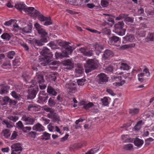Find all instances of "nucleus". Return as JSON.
Masks as SVG:
<instances>
[{"mask_svg": "<svg viewBox=\"0 0 154 154\" xmlns=\"http://www.w3.org/2000/svg\"><path fill=\"white\" fill-rule=\"evenodd\" d=\"M7 92V88L5 86L2 87L0 89V94H6Z\"/></svg>", "mask_w": 154, "mask_h": 154, "instance_id": "obj_43", "label": "nucleus"}, {"mask_svg": "<svg viewBox=\"0 0 154 154\" xmlns=\"http://www.w3.org/2000/svg\"><path fill=\"white\" fill-rule=\"evenodd\" d=\"M17 136V134L16 132H15V131H14L12 134L11 137V140H13L15 139L16 138Z\"/></svg>", "mask_w": 154, "mask_h": 154, "instance_id": "obj_61", "label": "nucleus"}, {"mask_svg": "<svg viewBox=\"0 0 154 154\" xmlns=\"http://www.w3.org/2000/svg\"><path fill=\"white\" fill-rule=\"evenodd\" d=\"M11 64L9 62H7L6 63H4L2 66V67L4 69H6L7 68L5 66H10Z\"/></svg>", "mask_w": 154, "mask_h": 154, "instance_id": "obj_57", "label": "nucleus"}, {"mask_svg": "<svg viewBox=\"0 0 154 154\" xmlns=\"http://www.w3.org/2000/svg\"><path fill=\"white\" fill-rule=\"evenodd\" d=\"M49 50L47 48H44L41 52V55L44 56L43 57L45 63H41L43 66H45L51 61L52 56L51 54L49 53Z\"/></svg>", "mask_w": 154, "mask_h": 154, "instance_id": "obj_4", "label": "nucleus"}, {"mask_svg": "<svg viewBox=\"0 0 154 154\" xmlns=\"http://www.w3.org/2000/svg\"><path fill=\"white\" fill-rule=\"evenodd\" d=\"M94 47L96 54L99 55L101 52V50L103 49V47L100 46L98 44H96Z\"/></svg>", "mask_w": 154, "mask_h": 154, "instance_id": "obj_28", "label": "nucleus"}, {"mask_svg": "<svg viewBox=\"0 0 154 154\" xmlns=\"http://www.w3.org/2000/svg\"><path fill=\"white\" fill-rule=\"evenodd\" d=\"M153 140L154 139L150 137L147 139L145 141L146 144H149L151 142L153 141Z\"/></svg>", "mask_w": 154, "mask_h": 154, "instance_id": "obj_56", "label": "nucleus"}, {"mask_svg": "<svg viewBox=\"0 0 154 154\" xmlns=\"http://www.w3.org/2000/svg\"><path fill=\"white\" fill-rule=\"evenodd\" d=\"M98 76L99 81L100 83H106L108 81V77L104 73H101L98 75Z\"/></svg>", "mask_w": 154, "mask_h": 154, "instance_id": "obj_11", "label": "nucleus"}, {"mask_svg": "<svg viewBox=\"0 0 154 154\" xmlns=\"http://www.w3.org/2000/svg\"><path fill=\"white\" fill-rule=\"evenodd\" d=\"M119 40V38L115 36H112L109 39V42L111 45H113L115 43Z\"/></svg>", "mask_w": 154, "mask_h": 154, "instance_id": "obj_17", "label": "nucleus"}, {"mask_svg": "<svg viewBox=\"0 0 154 154\" xmlns=\"http://www.w3.org/2000/svg\"><path fill=\"white\" fill-rule=\"evenodd\" d=\"M10 98L8 97H5L2 98V104L3 105L6 104L7 103H9Z\"/></svg>", "mask_w": 154, "mask_h": 154, "instance_id": "obj_44", "label": "nucleus"}, {"mask_svg": "<svg viewBox=\"0 0 154 154\" xmlns=\"http://www.w3.org/2000/svg\"><path fill=\"white\" fill-rule=\"evenodd\" d=\"M103 15L105 16V18L108 21L111 22L112 23H113L114 21V20L111 17V15L109 14H103Z\"/></svg>", "mask_w": 154, "mask_h": 154, "instance_id": "obj_38", "label": "nucleus"}, {"mask_svg": "<svg viewBox=\"0 0 154 154\" xmlns=\"http://www.w3.org/2000/svg\"><path fill=\"white\" fill-rule=\"evenodd\" d=\"M110 99L109 97H105L101 100L104 106H107L110 102Z\"/></svg>", "mask_w": 154, "mask_h": 154, "instance_id": "obj_23", "label": "nucleus"}, {"mask_svg": "<svg viewBox=\"0 0 154 154\" xmlns=\"http://www.w3.org/2000/svg\"><path fill=\"white\" fill-rule=\"evenodd\" d=\"M87 50L85 48H82L80 49H79L78 52L83 54L84 55H85V53Z\"/></svg>", "mask_w": 154, "mask_h": 154, "instance_id": "obj_53", "label": "nucleus"}, {"mask_svg": "<svg viewBox=\"0 0 154 154\" xmlns=\"http://www.w3.org/2000/svg\"><path fill=\"white\" fill-rule=\"evenodd\" d=\"M15 8L20 11H24L26 13L30 15L32 10L33 7H26L23 2L18 3L15 5Z\"/></svg>", "mask_w": 154, "mask_h": 154, "instance_id": "obj_5", "label": "nucleus"}, {"mask_svg": "<svg viewBox=\"0 0 154 154\" xmlns=\"http://www.w3.org/2000/svg\"><path fill=\"white\" fill-rule=\"evenodd\" d=\"M120 68L121 70H127L129 69V66L126 63L121 62L120 63Z\"/></svg>", "mask_w": 154, "mask_h": 154, "instance_id": "obj_25", "label": "nucleus"}, {"mask_svg": "<svg viewBox=\"0 0 154 154\" xmlns=\"http://www.w3.org/2000/svg\"><path fill=\"white\" fill-rule=\"evenodd\" d=\"M106 91L109 94L112 96H113L115 95V94L114 93L113 91L111 89H107Z\"/></svg>", "mask_w": 154, "mask_h": 154, "instance_id": "obj_59", "label": "nucleus"}, {"mask_svg": "<svg viewBox=\"0 0 154 154\" xmlns=\"http://www.w3.org/2000/svg\"><path fill=\"white\" fill-rule=\"evenodd\" d=\"M144 123L142 120L139 121L137 122L136 124L134 127V131H137L139 130Z\"/></svg>", "mask_w": 154, "mask_h": 154, "instance_id": "obj_19", "label": "nucleus"}, {"mask_svg": "<svg viewBox=\"0 0 154 154\" xmlns=\"http://www.w3.org/2000/svg\"><path fill=\"white\" fill-rule=\"evenodd\" d=\"M93 53L92 51L90 50L88 51L87 50L85 53V55L90 57L92 56L93 55Z\"/></svg>", "mask_w": 154, "mask_h": 154, "instance_id": "obj_52", "label": "nucleus"}, {"mask_svg": "<svg viewBox=\"0 0 154 154\" xmlns=\"http://www.w3.org/2000/svg\"><path fill=\"white\" fill-rule=\"evenodd\" d=\"M150 75V73L148 69L146 68L143 69V72L140 73L138 74V80L139 81L143 82V78L145 77H148Z\"/></svg>", "mask_w": 154, "mask_h": 154, "instance_id": "obj_9", "label": "nucleus"}, {"mask_svg": "<svg viewBox=\"0 0 154 154\" xmlns=\"http://www.w3.org/2000/svg\"><path fill=\"white\" fill-rule=\"evenodd\" d=\"M47 128L49 131L50 132H53L54 131L55 128V131H56L59 134H61V132L60 129L57 126H56L55 127L53 126L51 123H50L47 126Z\"/></svg>", "mask_w": 154, "mask_h": 154, "instance_id": "obj_14", "label": "nucleus"}, {"mask_svg": "<svg viewBox=\"0 0 154 154\" xmlns=\"http://www.w3.org/2000/svg\"><path fill=\"white\" fill-rule=\"evenodd\" d=\"M22 120L25 122L26 124V125H32L34 122V120L33 119L30 118L26 116H23Z\"/></svg>", "mask_w": 154, "mask_h": 154, "instance_id": "obj_13", "label": "nucleus"}, {"mask_svg": "<svg viewBox=\"0 0 154 154\" xmlns=\"http://www.w3.org/2000/svg\"><path fill=\"white\" fill-rule=\"evenodd\" d=\"M150 128L148 127H145L143 129V137H146L149 134V132L152 131Z\"/></svg>", "mask_w": 154, "mask_h": 154, "instance_id": "obj_24", "label": "nucleus"}, {"mask_svg": "<svg viewBox=\"0 0 154 154\" xmlns=\"http://www.w3.org/2000/svg\"><path fill=\"white\" fill-rule=\"evenodd\" d=\"M126 16L127 15L125 14H121L119 15V16L116 17V20H120L124 18H125Z\"/></svg>", "mask_w": 154, "mask_h": 154, "instance_id": "obj_50", "label": "nucleus"}, {"mask_svg": "<svg viewBox=\"0 0 154 154\" xmlns=\"http://www.w3.org/2000/svg\"><path fill=\"white\" fill-rule=\"evenodd\" d=\"M34 26L37 30L38 33L41 35V40H37L36 42L38 45H42L43 43L46 42H48L47 33L45 31L41 28V26L38 23L34 24Z\"/></svg>", "mask_w": 154, "mask_h": 154, "instance_id": "obj_2", "label": "nucleus"}, {"mask_svg": "<svg viewBox=\"0 0 154 154\" xmlns=\"http://www.w3.org/2000/svg\"><path fill=\"white\" fill-rule=\"evenodd\" d=\"M123 147L126 150H130L133 149V145L131 144H128L124 145Z\"/></svg>", "mask_w": 154, "mask_h": 154, "instance_id": "obj_42", "label": "nucleus"}, {"mask_svg": "<svg viewBox=\"0 0 154 154\" xmlns=\"http://www.w3.org/2000/svg\"><path fill=\"white\" fill-rule=\"evenodd\" d=\"M35 81L38 82L39 83L43 82H44L43 77L41 75L38 76L36 75L35 77Z\"/></svg>", "mask_w": 154, "mask_h": 154, "instance_id": "obj_32", "label": "nucleus"}, {"mask_svg": "<svg viewBox=\"0 0 154 154\" xmlns=\"http://www.w3.org/2000/svg\"><path fill=\"white\" fill-rule=\"evenodd\" d=\"M124 25V23L123 22H118L115 26L116 29L118 31L119 30L118 34L119 35L123 36L125 34V29H123Z\"/></svg>", "mask_w": 154, "mask_h": 154, "instance_id": "obj_6", "label": "nucleus"}, {"mask_svg": "<svg viewBox=\"0 0 154 154\" xmlns=\"http://www.w3.org/2000/svg\"><path fill=\"white\" fill-rule=\"evenodd\" d=\"M45 21V22L44 24V25H48L52 24L51 19L49 17H47L46 20Z\"/></svg>", "mask_w": 154, "mask_h": 154, "instance_id": "obj_49", "label": "nucleus"}, {"mask_svg": "<svg viewBox=\"0 0 154 154\" xmlns=\"http://www.w3.org/2000/svg\"><path fill=\"white\" fill-rule=\"evenodd\" d=\"M3 124H5L6 125L7 127L8 128H11L12 127L8 121L5 120H3Z\"/></svg>", "mask_w": 154, "mask_h": 154, "instance_id": "obj_54", "label": "nucleus"}, {"mask_svg": "<svg viewBox=\"0 0 154 154\" xmlns=\"http://www.w3.org/2000/svg\"><path fill=\"white\" fill-rule=\"evenodd\" d=\"M11 148V154H20L22 150L20 144L19 143L12 145Z\"/></svg>", "mask_w": 154, "mask_h": 154, "instance_id": "obj_7", "label": "nucleus"}, {"mask_svg": "<svg viewBox=\"0 0 154 154\" xmlns=\"http://www.w3.org/2000/svg\"><path fill=\"white\" fill-rule=\"evenodd\" d=\"M8 118L13 122H15L18 119V117L17 116H9L8 117Z\"/></svg>", "mask_w": 154, "mask_h": 154, "instance_id": "obj_47", "label": "nucleus"}, {"mask_svg": "<svg viewBox=\"0 0 154 154\" xmlns=\"http://www.w3.org/2000/svg\"><path fill=\"white\" fill-rule=\"evenodd\" d=\"M83 69L81 66L77 67L75 69V75L77 77L80 76L82 73Z\"/></svg>", "mask_w": 154, "mask_h": 154, "instance_id": "obj_20", "label": "nucleus"}, {"mask_svg": "<svg viewBox=\"0 0 154 154\" xmlns=\"http://www.w3.org/2000/svg\"><path fill=\"white\" fill-rule=\"evenodd\" d=\"M99 62L96 59H90L86 61V64L85 65V72L88 73L95 69L98 66Z\"/></svg>", "mask_w": 154, "mask_h": 154, "instance_id": "obj_3", "label": "nucleus"}, {"mask_svg": "<svg viewBox=\"0 0 154 154\" xmlns=\"http://www.w3.org/2000/svg\"><path fill=\"white\" fill-rule=\"evenodd\" d=\"M125 20L127 22H132L133 21V19L132 17H126V18H125Z\"/></svg>", "mask_w": 154, "mask_h": 154, "instance_id": "obj_58", "label": "nucleus"}, {"mask_svg": "<svg viewBox=\"0 0 154 154\" xmlns=\"http://www.w3.org/2000/svg\"><path fill=\"white\" fill-rule=\"evenodd\" d=\"M83 105V104H82ZM84 105L83 107L86 109H88L90 108H92V107L94 108V105H93L92 103H89L87 104H83Z\"/></svg>", "mask_w": 154, "mask_h": 154, "instance_id": "obj_39", "label": "nucleus"}, {"mask_svg": "<svg viewBox=\"0 0 154 154\" xmlns=\"http://www.w3.org/2000/svg\"><path fill=\"white\" fill-rule=\"evenodd\" d=\"M134 145L138 147H140L143 143V140L139 139H136L134 141Z\"/></svg>", "mask_w": 154, "mask_h": 154, "instance_id": "obj_26", "label": "nucleus"}, {"mask_svg": "<svg viewBox=\"0 0 154 154\" xmlns=\"http://www.w3.org/2000/svg\"><path fill=\"white\" fill-rule=\"evenodd\" d=\"M134 37L132 35H127L125 37L123 38V40L122 42L124 43H125L128 41L132 42L134 40Z\"/></svg>", "mask_w": 154, "mask_h": 154, "instance_id": "obj_16", "label": "nucleus"}, {"mask_svg": "<svg viewBox=\"0 0 154 154\" xmlns=\"http://www.w3.org/2000/svg\"><path fill=\"white\" fill-rule=\"evenodd\" d=\"M113 54L112 51L109 50H106L104 53V56L106 58H107L109 57L113 56Z\"/></svg>", "mask_w": 154, "mask_h": 154, "instance_id": "obj_29", "label": "nucleus"}, {"mask_svg": "<svg viewBox=\"0 0 154 154\" xmlns=\"http://www.w3.org/2000/svg\"><path fill=\"white\" fill-rule=\"evenodd\" d=\"M63 65L66 66V68L68 69H72L73 67V65L72 61L69 60H64L62 62Z\"/></svg>", "mask_w": 154, "mask_h": 154, "instance_id": "obj_12", "label": "nucleus"}, {"mask_svg": "<svg viewBox=\"0 0 154 154\" xmlns=\"http://www.w3.org/2000/svg\"><path fill=\"white\" fill-rule=\"evenodd\" d=\"M2 134L6 138H7L10 136L11 133L8 130L6 129L2 131Z\"/></svg>", "mask_w": 154, "mask_h": 154, "instance_id": "obj_35", "label": "nucleus"}, {"mask_svg": "<svg viewBox=\"0 0 154 154\" xmlns=\"http://www.w3.org/2000/svg\"><path fill=\"white\" fill-rule=\"evenodd\" d=\"M69 43L62 41H60L59 42V45L63 47L65 50L63 51L61 54H60L57 52L55 53V55L56 59L68 57V55L71 54L74 48L69 45Z\"/></svg>", "mask_w": 154, "mask_h": 154, "instance_id": "obj_1", "label": "nucleus"}, {"mask_svg": "<svg viewBox=\"0 0 154 154\" xmlns=\"http://www.w3.org/2000/svg\"><path fill=\"white\" fill-rule=\"evenodd\" d=\"M32 28V25H27L22 29V31L23 34L30 33Z\"/></svg>", "mask_w": 154, "mask_h": 154, "instance_id": "obj_22", "label": "nucleus"}, {"mask_svg": "<svg viewBox=\"0 0 154 154\" xmlns=\"http://www.w3.org/2000/svg\"><path fill=\"white\" fill-rule=\"evenodd\" d=\"M109 0H101V5L103 7H107L109 5Z\"/></svg>", "mask_w": 154, "mask_h": 154, "instance_id": "obj_37", "label": "nucleus"}, {"mask_svg": "<svg viewBox=\"0 0 154 154\" xmlns=\"http://www.w3.org/2000/svg\"><path fill=\"white\" fill-rule=\"evenodd\" d=\"M33 130L38 131H42L45 130V128L41 125L38 123L34 125L32 127Z\"/></svg>", "mask_w": 154, "mask_h": 154, "instance_id": "obj_15", "label": "nucleus"}, {"mask_svg": "<svg viewBox=\"0 0 154 154\" xmlns=\"http://www.w3.org/2000/svg\"><path fill=\"white\" fill-rule=\"evenodd\" d=\"M47 92L49 94H51L54 96H55L57 94V92L54 90V89L50 86L48 87Z\"/></svg>", "mask_w": 154, "mask_h": 154, "instance_id": "obj_30", "label": "nucleus"}, {"mask_svg": "<svg viewBox=\"0 0 154 154\" xmlns=\"http://www.w3.org/2000/svg\"><path fill=\"white\" fill-rule=\"evenodd\" d=\"M20 64V62L19 60L16 59L14 61L13 64L14 65H19Z\"/></svg>", "mask_w": 154, "mask_h": 154, "instance_id": "obj_64", "label": "nucleus"}, {"mask_svg": "<svg viewBox=\"0 0 154 154\" xmlns=\"http://www.w3.org/2000/svg\"><path fill=\"white\" fill-rule=\"evenodd\" d=\"M94 108L92 107L91 108L92 111L94 113H97L98 112V110L97 107L94 105Z\"/></svg>", "mask_w": 154, "mask_h": 154, "instance_id": "obj_62", "label": "nucleus"}, {"mask_svg": "<svg viewBox=\"0 0 154 154\" xmlns=\"http://www.w3.org/2000/svg\"><path fill=\"white\" fill-rule=\"evenodd\" d=\"M51 137V134L46 132H44L41 136V139L43 140H48Z\"/></svg>", "mask_w": 154, "mask_h": 154, "instance_id": "obj_27", "label": "nucleus"}, {"mask_svg": "<svg viewBox=\"0 0 154 154\" xmlns=\"http://www.w3.org/2000/svg\"><path fill=\"white\" fill-rule=\"evenodd\" d=\"M29 136L35 138V133L33 131H31L29 133Z\"/></svg>", "mask_w": 154, "mask_h": 154, "instance_id": "obj_63", "label": "nucleus"}, {"mask_svg": "<svg viewBox=\"0 0 154 154\" xmlns=\"http://www.w3.org/2000/svg\"><path fill=\"white\" fill-rule=\"evenodd\" d=\"M85 79H82L78 80L77 81V83L78 85L82 86L84 85V82H85Z\"/></svg>", "mask_w": 154, "mask_h": 154, "instance_id": "obj_48", "label": "nucleus"}, {"mask_svg": "<svg viewBox=\"0 0 154 154\" xmlns=\"http://www.w3.org/2000/svg\"><path fill=\"white\" fill-rule=\"evenodd\" d=\"M112 70L113 67L112 66H109L106 68V71L107 72H112Z\"/></svg>", "mask_w": 154, "mask_h": 154, "instance_id": "obj_60", "label": "nucleus"}, {"mask_svg": "<svg viewBox=\"0 0 154 154\" xmlns=\"http://www.w3.org/2000/svg\"><path fill=\"white\" fill-rule=\"evenodd\" d=\"M76 82L72 81L71 83L67 84L66 85V88L69 89L70 91L72 92H75L76 91V88L75 87Z\"/></svg>", "mask_w": 154, "mask_h": 154, "instance_id": "obj_10", "label": "nucleus"}, {"mask_svg": "<svg viewBox=\"0 0 154 154\" xmlns=\"http://www.w3.org/2000/svg\"><path fill=\"white\" fill-rule=\"evenodd\" d=\"M15 54V52L13 51L9 52L8 55V58L10 59H13L14 56V55Z\"/></svg>", "mask_w": 154, "mask_h": 154, "instance_id": "obj_51", "label": "nucleus"}, {"mask_svg": "<svg viewBox=\"0 0 154 154\" xmlns=\"http://www.w3.org/2000/svg\"><path fill=\"white\" fill-rule=\"evenodd\" d=\"M146 41H154V33L149 34L146 38Z\"/></svg>", "mask_w": 154, "mask_h": 154, "instance_id": "obj_31", "label": "nucleus"}, {"mask_svg": "<svg viewBox=\"0 0 154 154\" xmlns=\"http://www.w3.org/2000/svg\"><path fill=\"white\" fill-rule=\"evenodd\" d=\"M87 7L90 9H92L95 7H96V6L93 3H88L87 4Z\"/></svg>", "mask_w": 154, "mask_h": 154, "instance_id": "obj_55", "label": "nucleus"}, {"mask_svg": "<svg viewBox=\"0 0 154 154\" xmlns=\"http://www.w3.org/2000/svg\"><path fill=\"white\" fill-rule=\"evenodd\" d=\"M11 95L14 98L18 100L21 99L20 95L17 94L15 91L12 92Z\"/></svg>", "mask_w": 154, "mask_h": 154, "instance_id": "obj_41", "label": "nucleus"}, {"mask_svg": "<svg viewBox=\"0 0 154 154\" xmlns=\"http://www.w3.org/2000/svg\"><path fill=\"white\" fill-rule=\"evenodd\" d=\"M16 22V20H11L8 21L4 23V25L7 26H9L12 24Z\"/></svg>", "mask_w": 154, "mask_h": 154, "instance_id": "obj_46", "label": "nucleus"}, {"mask_svg": "<svg viewBox=\"0 0 154 154\" xmlns=\"http://www.w3.org/2000/svg\"><path fill=\"white\" fill-rule=\"evenodd\" d=\"M125 83V81L124 80L120 81L119 82H116L113 83L114 86L116 87H119L123 85Z\"/></svg>", "mask_w": 154, "mask_h": 154, "instance_id": "obj_33", "label": "nucleus"}, {"mask_svg": "<svg viewBox=\"0 0 154 154\" xmlns=\"http://www.w3.org/2000/svg\"><path fill=\"white\" fill-rule=\"evenodd\" d=\"M28 91L30 98L31 99L34 98L36 94V90L33 88L29 89Z\"/></svg>", "mask_w": 154, "mask_h": 154, "instance_id": "obj_18", "label": "nucleus"}, {"mask_svg": "<svg viewBox=\"0 0 154 154\" xmlns=\"http://www.w3.org/2000/svg\"><path fill=\"white\" fill-rule=\"evenodd\" d=\"M11 36V35L8 33H4L1 35V37L3 39L6 40L10 39Z\"/></svg>", "mask_w": 154, "mask_h": 154, "instance_id": "obj_36", "label": "nucleus"}, {"mask_svg": "<svg viewBox=\"0 0 154 154\" xmlns=\"http://www.w3.org/2000/svg\"><path fill=\"white\" fill-rule=\"evenodd\" d=\"M30 16L35 17H38L39 20L41 21H45L47 17H45L42 15L38 11L35 9L34 8L30 14Z\"/></svg>", "mask_w": 154, "mask_h": 154, "instance_id": "obj_8", "label": "nucleus"}, {"mask_svg": "<svg viewBox=\"0 0 154 154\" xmlns=\"http://www.w3.org/2000/svg\"><path fill=\"white\" fill-rule=\"evenodd\" d=\"M54 97L50 98L48 101V104L51 106H54L56 103L55 101L54 100Z\"/></svg>", "mask_w": 154, "mask_h": 154, "instance_id": "obj_34", "label": "nucleus"}, {"mask_svg": "<svg viewBox=\"0 0 154 154\" xmlns=\"http://www.w3.org/2000/svg\"><path fill=\"white\" fill-rule=\"evenodd\" d=\"M121 139L125 143L132 142L133 140L130 138L128 135H123L121 136Z\"/></svg>", "mask_w": 154, "mask_h": 154, "instance_id": "obj_21", "label": "nucleus"}, {"mask_svg": "<svg viewBox=\"0 0 154 154\" xmlns=\"http://www.w3.org/2000/svg\"><path fill=\"white\" fill-rule=\"evenodd\" d=\"M139 112V109L137 108H134L130 109L129 110V113L132 115H134L137 114Z\"/></svg>", "mask_w": 154, "mask_h": 154, "instance_id": "obj_40", "label": "nucleus"}, {"mask_svg": "<svg viewBox=\"0 0 154 154\" xmlns=\"http://www.w3.org/2000/svg\"><path fill=\"white\" fill-rule=\"evenodd\" d=\"M16 126L17 128L19 129L23 130V125L20 121H19L16 123Z\"/></svg>", "mask_w": 154, "mask_h": 154, "instance_id": "obj_45", "label": "nucleus"}]
</instances>
